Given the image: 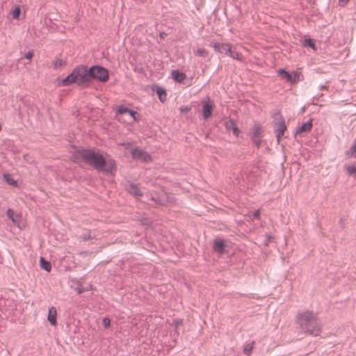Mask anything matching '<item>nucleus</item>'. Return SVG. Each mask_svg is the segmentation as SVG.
I'll return each mask as SVG.
<instances>
[{
  "mask_svg": "<svg viewBox=\"0 0 356 356\" xmlns=\"http://www.w3.org/2000/svg\"><path fill=\"white\" fill-rule=\"evenodd\" d=\"M72 159L76 163L86 161L98 170H103L111 174L116 170L115 161L109 156L104 157L94 149H76L72 152Z\"/></svg>",
  "mask_w": 356,
  "mask_h": 356,
  "instance_id": "1",
  "label": "nucleus"
},
{
  "mask_svg": "<svg viewBox=\"0 0 356 356\" xmlns=\"http://www.w3.org/2000/svg\"><path fill=\"white\" fill-rule=\"evenodd\" d=\"M94 78L102 81H106L108 79V72L106 68H75L74 71L63 80V85H69L72 83L82 85Z\"/></svg>",
  "mask_w": 356,
  "mask_h": 356,
  "instance_id": "2",
  "label": "nucleus"
},
{
  "mask_svg": "<svg viewBox=\"0 0 356 356\" xmlns=\"http://www.w3.org/2000/svg\"><path fill=\"white\" fill-rule=\"evenodd\" d=\"M317 318V314L313 312L303 311L298 314L296 320L300 327L304 330Z\"/></svg>",
  "mask_w": 356,
  "mask_h": 356,
  "instance_id": "3",
  "label": "nucleus"
},
{
  "mask_svg": "<svg viewBox=\"0 0 356 356\" xmlns=\"http://www.w3.org/2000/svg\"><path fill=\"white\" fill-rule=\"evenodd\" d=\"M278 74L282 79L291 83H296L300 79V74L296 71L288 72L284 69L278 70Z\"/></svg>",
  "mask_w": 356,
  "mask_h": 356,
  "instance_id": "4",
  "label": "nucleus"
},
{
  "mask_svg": "<svg viewBox=\"0 0 356 356\" xmlns=\"http://www.w3.org/2000/svg\"><path fill=\"white\" fill-rule=\"evenodd\" d=\"M202 115L204 119H208L211 116L214 108V103L209 98L202 102Z\"/></svg>",
  "mask_w": 356,
  "mask_h": 356,
  "instance_id": "5",
  "label": "nucleus"
},
{
  "mask_svg": "<svg viewBox=\"0 0 356 356\" xmlns=\"http://www.w3.org/2000/svg\"><path fill=\"white\" fill-rule=\"evenodd\" d=\"M304 331L314 336H318L321 332V325L318 321V318L314 322L311 323L309 326L304 330Z\"/></svg>",
  "mask_w": 356,
  "mask_h": 356,
  "instance_id": "6",
  "label": "nucleus"
},
{
  "mask_svg": "<svg viewBox=\"0 0 356 356\" xmlns=\"http://www.w3.org/2000/svg\"><path fill=\"white\" fill-rule=\"evenodd\" d=\"M210 46L212 47L216 51L228 55L230 53L232 47L228 43L211 42Z\"/></svg>",
  "mask_w": 356,
  "mask_h": 356,
  "instance_id": "7",
  "label": "nucleus"
},
{
  "mask_svg": "<svg viewBox=\"0 0 356 356\" xmlns=\"http://www.w3.org/2000/svg\"><path fill=\"white\" fill-rule=\"evenodd\" d=\"M132 157L134 159L140 160L143 162H148L151 160L150 156L145 152L140 149H134L131 151Z\"/></svg>",
  "mask_w": 356,
  "mask_h": 356,
  "instance_id": "8",
  "label": "nucleus"
},
{
  "mask_svg": "<svg viewBox=\"0 0 356 356\" xmlns=\"http://www.w3.org/2000/svg\"><path fill=\"white\" fill-rule=\"evenodd\" d=\"M262 129L259 125H254L251 129V138L254 143L259 145L261 138L262 136Z\"/></svg>",
  "mask_w": 356,
  "mask_h": 356,
  "instance_id": "9",
  "label": "nucleus"
},
{
  "mask_svg": "<svg viewBox=\"0 0 356 356\" xmlns=\"http://www.w3.org/2000/svg\"><path fill=\"white\" fill-rule=\"evenodd\" d=\"M286 130V126L285 124V122L284 119L281 118L279 121L276 122V133L278 142L280 141V139L282 136L284 135Z\"/></svg>",
  "mask_w": 356,
  "mask_h": 356,
  "instance_id": "10",
  "label": "nucleus"
},
{
  "mask_svg": "<svg viewBox=\"0 0 356 356\" xmlns=\"http://www.w3.org/2000/svg\"><path fill=\"white\" fill-rule=\"evenodd\" d=\"M118 113L122 115L129 116L133 121L138 120V114L136 111H131L127 108H120Z\"/></svg>",
  "mask_w": 356,
  "mask_h": 356,
  "instance_id": "11",
  "label": "nucleus"
},
{
  "mask_svg": "<svg viewBox=\"0 0 356 356\" xmlns=\"http://www.w3.org/2000/svg\"><path fill=\"white\" fill-rule=\"evenodd\" d=\"M47 320L51 325H57V309L55 307L52 306L49 309Z\"/></svg>",
  "mask_w": 356,
  "mask_h": 356,
  "instance_id": "12",
  "label": "nucleus"
},
{
  "mask_svg": "<svg viewBox=\"0 0 356 356\" xmlns=\"http://www.w3.org/2000/svg\"><path fill=\"white\" fill-rule=\"evenodd\" d=\"M224 248L225 243L223 240L217 238L214 241L213 249L216 252H218L219 254H222L224 252Z\"/></svg>",
  "mask_w": 356,
  "mask_h": 356,
  "instance_id": "13",
  "label": "nucleus"
},
{
  "mask_svg": "<svg viewBox=\"0 0 356 356\" xmlns=\"http://www.w3.org/2000/svg\"><path fill=\"white\" fill-rule=\"evenodd\" d=\"M225 127H226V128L228 130H232L233 134L236 136H238V135L240 134V131H239V129H238V127H236L235 122L233 120H227L225 122Z\"/></svg>",
  "mask_w": 356,
  "mask_h": 356,
  "instance_id": "14",
  "label": "nucleus"
},
{
  "mask_svg": "<svg viewBox=\"0 0 356 356\" xmlns=\"http://www.w3.org/2000/svg\"><path fill=\"white\" fill-rule=\"evenodd\" d=\"M312 128V120H310L309 122H305L301 127L296 130L297 134H301L304 132H309Z\"/></svg>",
  "mask_w": 356,
  "mask_h": 356,
  "instance_id": "15",
  "label": "nucleus"
},
{
  "mask_svg": "<svg viewBox=\"0 0 356 356\" xmlns=\"http://www.w3.org/2000/svg\"><path fill=\"white\" fill-rule=\"evenodd\" d=\"M172 76L175 81L179 83L182 82L186 78L185 74L180 72L178 70H173L172 72Z\"/></svg>",
  "mask_w": 356,
  "mask_h": 356,
  "instance_id": "16",
  "label": "nucleus"
},
{
  "mask_svg": "<svg viewBox=\"0 0 356 356\" xmlns=\"http://www.w3.org/2000/svg\"><path fill=\"white\" fill-rule=\"evenodd\" d=\"M128 190L131 194L134 195L136 197L142 195V193L137 185L133 184H130Z\"/></svg>",
  "mask_w": 356,
  "mask_h": 356,
  "instance_id": "17",
  "label": "nucleus"
},
{
  "mask_svg": "<svg viewBox=\"0 0 356 356\" xmlns=\"http://www.w3.org/2000/svg\"><path fill=\"white\" fill-rule=\"evenodd\" d=\"M156 92L159 97V99L161 102H164L166 100L167 94L164 89L156 87Z\"/></svg>",
  "mask_w": 356,
  "mask_h": 356,
  "instance_id": "18",
  "label": "nucleus"
},
{
  "mask_svg": "<svg viewBox=\"0 0 356 356\" xmlns=\"http://www.w3.org/2000/svg\"><path fill=\"white\" fill-rule=\"evenodd\" d=\"M40 267L47 270V272H50L51 270V264L50 262L46 261L44 257H40Z\"/></svg>",
  "mask_w": 356,
  "mask_h": 356,
  "instance_id": "19",
  "label": "nucleus"
},
{
  "mask_svg": "<svg viewBox=\"0 0 356 356\" xmlns=\"http://www.w3.org/2000/svg\"><path fill=\"white\" fill-rule=\"evenodd\" d=\"M3 179L9 185H11V186H17V181H15L14 179V178L13 177V176L11 175H10V174H4L3 175Z\"/></svg>",
  "mask_w": 356,
  "mask_h": 356,
  "instance_id": "20",
  "label": "nucleus"
},
{
  "mask_svg": "<svg viewBox=\"0 0 356 356\" xmlns=\"http://www.w3.org/2000/svg\"><path fill=\"white\" fill-rule=\"evenodd\" d=\"M302 44L304 47H309L314 51L316 50L315 41L311 38H306L305 40H304V41L302 42Z\"/></svg>",
  "mask_w": 356,
  "mask_h": 356,
  "instance_id": "21",
  "label": "nucleus"
},
{
  "mask_svg": "<svg viewBox=\"0 0 356 356\" xmlns=\"http://www.w3.org/2000/svg\"><path fill=\"white\" fill-rule=\"evenodd\" d=\"M254 341L246 343L243 347V353L246 355H250L254 348Z\"/></svg>",
  "mask_w": 356,
  "mask_h": 356,
  "instance_id": "22",
  "label": "nucleus"
},
{
  "mask_svg": "<svg viewBox=\"0 0 356 356\" xmlns=\"http://www.w3.org/2000/svg\"><path fill=\"white\" fill-rule=\"evenodd\" d=\"M193 51L195 55L200 57L207 58L209 56L208 52L204 48L202 47H197V49H194Z\"/></svg>",
  "mask_w": 356,
  "mask_h": 356,
  "instance_id": "23",
  "label": "nucleus"
},
{
  "mask_svg": "<svg viewBox=\"0 0 356 356\" xmlns=\"http://www.w3.org/2000/svg\"><path fill=\"white\" fill-rule=\"evenodd\" d=\"M346 172L348 175L352 176L354 178H356V166L355 165H348L346 168Z\"/></svg>",
  "mask_w": 356,
  "mask_h": 356,
  "instance_id": "24",
  "label": "nucleus"
},
{
  "mask_svg": "<svg viewBox=\"0 0 356 356\" xmlns=\"http://www.w3.org/2000/svg\"><path fill=\"white\" fill-rule=\"evenodd\" d=\"M10 14L13 19H18L20 14V7L19 6H15L11 10Z\"/></svg>",
  "mask_w": 356,
  "mask_h": 356,
  "instance_id": "25",
  "label": "nucleus"
},
{
  "mask_svg": "<svg viewBox=\"0 0 356 356\" xmlns=\"http://www.w3.org/2000/svg\"><path fill=\"white\" fill-rule=\"evenodd\" d=\"M227 56L236 60H241L242 58V56L232 48L230 49V53H229Z\"/></svg>",
  "mask_w": 356,
  "mask_h": 356,
  "instance_id": "26",
  "label": "nucleus"
},
{
  "mask_svg": "<svg viewBox=\"0 0 356 356\" xmlns=\"http://www.w3.org/2000/svg\"><path fill=\"white\" fill-rule=\"evenodd\" d=\"M347 154L352 158L356 157V138L353 146L348 151Z\"/></svg>",
  "mask_w": 356,
  "mask_h": 356,
  "instance_id": "27",
  "label": "nucleus"
},
{
  "mask_svg": "<svg viewBox=\"0 0 356 356\" xmlns=\"http://www.w3.org/2000/svg\"><path fill=\"white\" fill-rule=\"evenodd\" d=\"M102 324L105 328H108L111 325V321L108 318H104L102 320Z\"/></svg>",
  "mask_w": 356,
  "mask_h": 356,
  "instance_id": "28",
  "label": "nucleus"
},
{
  "mask_svg": "<svg viewBox=\"0 0 356 356\" xmlns=\"http://www.w3.org/2000/svg\"><path fill=\"white\" fill-rule=\"evenodd\" d=\"M64 65L63 60L62 59H56L54 62V67H61Z\"/></svg>",
  "mask_w": 356,
  "mask_h": 356,
  "instance_id": "29",
  "label": "nucleus"
},
{
  "mask_svg": "<svg viewBox=\"0 0 356 356\" xmlns=\"http://www.w3.org/2000/svg\"><path fill=\"white\" fill-rule=\"evenodd\" d=\"M191 111V107L188 106H183L180 108V111L181 113H188Z\"/></svg>",
  "mask_w": 356,
  "mask_h": 356,
  "instance_id": "30",
  "label": "nucleus"
},
{
  "mask_svg": "<svg viewBox=\"0 0 356 356\" xmlns=\"http://www.w3.org/2000/svg\"><path fill=\"white\" fill-rule=\"evenodd\" d=\"M152 200L154 201H155V202H158L159 204H166L165 201L164 200L161 199V198L156 199V198L153 197Z\"/></svg>",
  "mask_w": 356,
  "mask_h": 356,
  "instance_id": "31",
  "label": "nucleus"
},
{
  "mask_svg": "<svg viewBox=\"0 0 356 356\" xmlns=\"http://www.w3.org/2000/svg\"><path fill=\"white\" fill-rule=\"evenodd\" d=\"M7 215H8V218L13 220V222H15V219L13 217L14 213L11 209L8 210Z\"/></svg>",
  "mask_w": 356,
  "mask_h": 356,
  "instance_id": "32",
  "label": "nucleus"
},
{
  "mask_svg": "<svg viewBox=\"0 0 356 356\" xmlns=\"http://www.w3.org/2000/svg\"><path fill=\"white\" fill-rule=\"evenodd\" d=\"M33 56V51H29V52H27L26 54L25 57H26V58L27 60H30L32 58Z\"/></svg>",
  "mask_w": 356,
  "mask_h": 356,
  "instance_id": "33",
  "label": "nucleus"
},
{
  "mask_svg": "<svg viewBox=\"0 0 356 356\" xmlns=\"http://www.w3.org/2000/svg\"><path fill=\"white\" fill-rule=\"evenodd\" d=\"M260 215L259 210H257L252 213V217L254 218H259Z\"/></svg>",
  "mask_w": 356,
  "mask_h": 356,
  "instance_id": "34",
  "label": "nucleus"
},
{
  "mask_svg": "<svg viewBox=\"0 0 356 356\" xmlns=\"http://www.w3.org/2000/svg\"><path fill=\"white\" fill-rule=\"evenodd\" d=\"M121 146L124 147L125 149H127L130 146L129 143H122L120 144Z\"/></svg>",
  "mask_w": 356,
  "mask_h": 356,
  "instance_id": "35",
  "label": "nucleus"
},
{
  "mask_svg": "<svg viewBox=\"0 0 356 356\" xmlns=\"http://www.w3.org/2000/svg\"><path fill=\"white\" fill-rule=\"evenodd\" d=\"M349 0H339V3H341L342 6L346 5Z\"/></svg>",
  "mask_w": 356,
  "mask_h": 356,
  "instance_id": "36",
  "label": "nucleus"
},
{
  "mask_svg": "<svg viewBox=\"0 0 356 356\" xmlns=\"http://www.w3.org/2000/svg\"><path fill=\"white\" fill-rule=\"evenodd\" d=\"M78 292H79V293H83V289H79V291H78Z\"/></svg>",
  "mask_w": 356,
  "mask_h": 356,
  "instance_id": "37",
  "label": "nucleus"
},
{
  "mask_svg": "<svg viewBox=\"0 0 356 356\" xmlns=\"http://www.w3.org/2000/svg\"><path fill=\"white\" fill-rule=\"evenodd\" d=\"M91 67H101L100 65H92Z\"/></svg>",
  "mask_w": 356,
  "mask_h": 356,
  "instance_id": "38",
  "label": "nucleus"
},
{
  "mask_svg": "<svg viewBox=\"0 0 356 356\" xmlns=\"http://www.w3.org/2000/svg\"><path fill=\"white\" fill-rule=\"evenodd\" d=\"M63 80H64V79H63V80H62V82H61V83H58V85H62V86H64V85H63Z\"/></svg>",
  "mask_w": 356,
  "mask_h": 356,
  "instance_id": "39",
  "label": "nucleus"
},
{
  "mask_svg": "<svg viewBox=\"0 0 356 356\" xmlns=\"http://www.w3.org/2000/svg\"><path fill=\"white\" fill-rule=\"evenodd\" d=\"M163 35H165V33H161V37L163 38Z\"/></svg>",
  "mask_w": 356,
  "mask_h": 356,
  "instance_id": "40",
  "label": "nucleus"
},
{
  "mask_svg": "<svg viewBox=\"0 0 356 356\" xmlns=\"http://www.w3.org/2000/svg\"><path fill=\"white\" fill-rule=\"evenodd\" d=\"M79 67H85V66H84V65H79Z\"/></svg>",
  "mask_w": 356,
  "mask_h": 356,
  "instance_id": "41",
  "label": "nucleus"
}]
</instances>
